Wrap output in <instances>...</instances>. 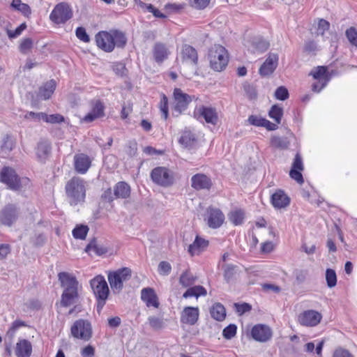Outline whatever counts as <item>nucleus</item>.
Here are the masks:
<instances>
[{
  "label": "nucleus",
  "instance_id": "obj_38",
  "mask_svg": "<svg viewBox=\"0 0 357 357\" xmlns=\"http://www.w3.org/2000/svg\"><path fill=\"white\" fill-rule=\"evenodd\" d=\"M244 211L241 209H235L231 211L229 215L228 218L231 222L234 225H239L243 223L244 220Z\"/></svg>",
  "mask_w": 357,
  "mask_h": 357
},
{
  "label": "nucleus",
  "instance_id": "obj_7",
  "mask_svg": "<svg viewBox=\"0 0 357 357\" xmlns=\"http://www.w3.org/2000/svg\"><path fill=\"white\" fill-rule=\"evenodd\" d=\"M91 287L98 302V307L101 309L105 305L109 295V287L104 276L98 275L90 281Z\"/></svg>",
  "mask_w": 357,
  "mask_h": 357
},
{
  "label": "nucleus",
  "instance_id": "obj_8",
  "mask_svg": "<svg viewBox=\"0 0 357 357\" xmlns=\"http://www.w3.org/2000/svg\"><path fill=\"white\" fill-rule=\"evenodd\" d=\"M73 11L71 6L61 2L56 4L50 14V20L55 24H63L73 17Z\"/></svg>",
  "mask_w": 357,
  "mask_h": 357
},
{
  "label": "nucleus",
  "instance_id": "obj_25",
  "mask_svg": "<svg viewBox=\"0 0 357 357\" xmlns=\"http://www.w3.org/2000/svg\"><path fill=\"white\" fill-rule=\"evenodd\" d=\"M91 160L84 153L76 154L74 156V165L75 170L79 174H85L91 166Z\"/></svg>",
  "mask_w": 357,
  "mask_h": 357
},
{
  "label": "nucleus",
  "instance_id": "obj_4",
  "mask_svg": "<svg viewBox=\"0 0 357 357\" xmlns=\"http://www.w3.org/2000/svg\"><path fill=\"white\" fill-rule=\"evenodd\" d=\"M66 193L70 205L83 202L86 197V182L79 177H73L66 185Z\"/></svg>",
  "mask_w": 357,
  "mask_h": 357
},
{
  "label": "nucleus",
  "instance_id": "obj_21",
  "mask_svg": "<svg viewBox=\"0 0 357 357\" xmlns=\"http://www.w3.org/2000/svg\"><path fill=\"white\" fill-rule=\"evenodd\" d=\"M290 137L294 138V135L292 132L289 133V137L272 135L270 138V146L273 149L279 150L288 149L291 144Z\"/></svg>",
  "mask_w": 357,
  "mask_h": 357
},
{
  "label": "nucleus",
  "instance_id": "obj_58",
  "mask_svg": "<svg viewBox=\"0 0 357 357\" xmlns=\"http://www.w3.org/2000/svg\"><path fill=\"white\" fill-rule=\"evenodd\" d=\"M330 27V24L325 20H320L318 22L317 32L319 34L324 35L326 31H328Z\"/></svg>",
  "mask_w": 357,
  "mask_h": 357
},
{
  "label": "nucleus",
  "instance_id": "obj_31",
  "mask_svg": "<svg viewBox=\"0 0 357 357\" xmlns=\"http://www.w3.org/2000/svg\"><path fill=\"white\" fill-rule=\"evenodd\" d=\"M181 58L183 61L196 65L198 56L196 50L190 45H184L181 50Z\"/></svg>",
  "mask_w": 357,
  "mask_h": 357
},
{
  "label": "nucleus",
  "instance_id": "obj_15",
  "mask_svg": "<svg viewBox=\"0 0 357 357\" xmlns=\"http://www.w3.org/2000/svg\"><path fill=\"white\" fill-rule=\"evenodd\" d=\"M205 220L209 227L217 229L222 226L225 221V215L222 212L216 208L209 207L206 211Z\"/></svg>",
  "mask_w": 357,
  "mask_h": 357
},
{
  "label": "nucleus",
  "instance_id": "obj_14",
  "mask_svg": "<svg viewBox=\"0 0 357 357\" xmlns=\"http://www.w3.org/2000/svg\"><path fill=\"white\" fill-rule=\"evenodd\" d=\"M251 336L257 342H266L272 338L273 331L266 324H258L252 328Z\"/></svg>",
  "mask_w": 357,
  "mask_h": 357
},
{
  "label": "nucleus",
  "instance_id": "obj_36",
  "mask_svg": "<svg viewBox=\"0 0 357 357\" xmlns=\"http://www.w3.org/2000/svg\"><path fill=\"white\" fill-rule=\"evenodd\" d=\"M114 195L116 198H127L130 194V188L126 182H119L114 187Z\"/></svg>",
  "mask_w": 357,
  "mask_h": 357
},
{
  "label": "nucleus",
  "instance_id": "obj_34",
  "mask_svg": "<svg viewBox=\"0 0 357 357\" xmlns=\"http://www.w3.org/2000/svg\"><path fill=\"white\" fill-rule=\"evenodd\" d=\"M107 248L104 245L100 244L96 240L91 241L86 247L85 251L91 255L92 253L100 256L107 252Z\"/></svg>",
  "mask_w": 357,
  "mask_h": 357
},
{
  "label": "nucleus",
  "instance_id": "obj_46",
  "mask_svg": "<svg viewBox=\"0 0 357 357\" xmlns=\"http://www.w3.org/2000/svg\"><path fill=\"white\" fill-rule=\"evenodd\" d=\"M24 326V324L23 321H21L19 320H16V321H13L12 325L10 326V328L8 330V331L6 333V336L9 339H13L15 337L17 331L21 326Z\"/></svg>",
  "mask_w": 357,
  "mask_h": 357
},
{
  "label": "nucleus",
  "instance_id": "obj_1",
  "mask_svg": "<svg viewBox=\"0 0 357 357\" xmlns=\"http://www.w3.org/2000/svg\"><path fill=\"white\" fill-rule=\"evenodd\" d=\"M95 40L98 48L105 52H112L115 47L123 48L127 43L125 33L116 29L99 31Z\"/></svg>",
  "mask_w": 357,
  "mask_h": 357
},
{
  "label": "nucleus",
  "instance_id": "obj_39",
  "mask_svg": "<svg viewBox=\"0 0 357 357\" xmlns=\"http://www.w3.org/2000/svg\"><path fill=\"white\" fill-rule=\"evenodd\" d=\"M195 142V137L190 131L185 130L179 139V143L185 147L192 146Z\"/></svg>",
  "mask_w": 357,
  "mask_h": 357
},
{
  "label": "nucleus",
  "instance_id": "obj_16",
  "mask_svg": "<svg viewBox=\"0 0 357 357\" xmlns=\"http://www.w3.org/2000/svg\"><path fill=\"white\" fill-rule=\"evenodd\" d=\"M192 101L191 97L183 93L180 89H175L174 91V108L180 114L185 111L188 104Z\"/></svg>",
  "mask_w": 357,
  "mask_h": 357
},
{
  "label": "nucleus",
  "instance_id": "obj_26",
  "mask_svg": "<svg viewBox=\"0 0 357 357\" xmlns=\"http://www.w3.org/2000/svg\"><path fill=\"white\" fill-rule=\"evenodd\" d=\"M17 209L14 205H8L1 213V222L10 226L17 218Z\"/></svg>",
  "mask_w": 357,
  "mask_h": 357
},
{
  "label": "nucleus",
  "instance_id": "obj_29",
  "mask_svg": "<svg viewBox=\"0 0 357 357\" xmlns=\"http://www.w3.org/2000/svg\"><path fill=\"white\" fill-rule=\"evenodd\" d=\"M248 43L249 44L246 45V46L250 51L254 53H262L267 50L269 47V43L261 37H255L251 41Z\"/></svg>",
  "mask_w": 357,
  "mask_h": 357
},
{
  "label": "nucleus",
  "instance_id": "obj_57",
  "mask_svg": "<svg viewBox=\"0 0 357 357\" xmlns=\"http://www.w3.org/2000/svg\"><path fill=\"white\" fill-rule=\"evenodd\" d=\"M80 354L82 357H94L95 348L92 345L89 344L81 349Z\"/></svg>",
  "mask_w": 357,
  "mask_h": 357
},
{
  "label": "nucleus",
  "instance_id": "obj_6",
  "mask_svg": "<svg viewBox=\"0 0 357 357\" xmlns=\"http://www.w3.org/2000/svg\"><path fill=\"white\" fill-rule=\"evenodd\" d=\"M131 270L129 268H121L107 273V279L114 293H119L123 288V283L131 278Z\"/></svg>",
  "mask_w": 357,
  "mask_h": 357
},
{
  "label": "nucleus",
  "instance_id": "obj_55",
  "mask_svg": "<svg viewBox=\"0 0 357 357\" xmlns=\"http://www.w3.org/2000/svg\"><path fill=\"white\" fill-rule=\"evenodd\" d=\"M275 96L278 100H284L289 97L288 90L284 86H280L276 89Z\"/></svg>",
  "mask_w": 357,
  "mask_h": 357
},
{
  "label": "nucleus",
  "instance_id": "obj_41",
  "mask_svg": "<svg viewBox=\"0 0 357 357\" xmlns=\"http://www.w3.org/2000/svg\"><path fill=\"white\" fill-rule=\"evenodd\" d=\"M195 282V278L190 271L183 273L180 277L179 282L183 287H190Z\"/></svg>",
  "mask_w": 357,
  "mask_h": 357
},
{
  "label": "nucleus",
  "instance_id": "obj_54",
  "mask_svg": "<svg viewBox=\"0 0 357 357\" xmlns=\"http://www.w3.org/2000/svg\"><path fill=\"white\" fill-rule=\"evenodd\" d=\"M26 28V24L25 23H22L17 28H16L14 31L13 30H7L8 36L10 38H15L19 36L22 31Z\"/></svg>",
  "mask_w": 357,
  "mask_h": 357
},
{
  "label": "nucleus",
  "instance_id": "obj_56",
  "mask_svg": "<svg viewBox=\"0 0 357 357\" xmlns=\"http://www.w3.org/2000/svg\"><path fill=\"white\" fill-rule=\"evenodd\" d=\"M346 36L349 41L354 46L357 47V31L354 28H350L347 30Z\"/></svg>",
  "mask_w": 357,
  "mask_h": 357
},
{
  "label": "nucleus",
  "instance_id": "obj_64",
  "mask_svg": "<svg viewBox=\"0 0 357 357\" xmlns=\"http://www.w3.org/2000/svg\"><path fill=\"white\" fill-rule=\"evenodd\" d=\"M113 70L118 75H123L125 73L126 68L122 63H116L113 65Z\"/></svg>",
  "mask_w": 357,
  "mask_h": 357
},
{
  "label": "nucleus",
  "instance_id": "obj_22",
  "mask_svg": "<svg viewBox=\"0 0 357 357\" xmlns=\"http://www.w3.org/2000/svg\"><path fill=\"white\" fill-rule=\"evenodd\" d=\"M211 185V178L204 174H197L191 178V186L197 190H208Z\"/></svg>",
  "mask_w": 357,
  "mask_h": 357
},
{
  "label": "nucleus",
  "instance_id": "obj_5",
  "mask_svg": "<svg viewBox=\"0 0 357 357\" xmlns=\"http://www.w3.org/2000/svg\"><path fill=\"white\" fill-rule=\"evenodd\" d=\"M228 58L227 51L222 45H215L209 50L210 65L216 71H221L225 68L228 63Z\"/></svg>",
  "mask_w": 357,
  "mask_h": 357
},
{
  "label": "nucleus",
  "instance_id": "obj_60",
  "mask_svg": "<svg viewBox=\"0 0 357 357\" xmlns=\"http://www.w3.org/2000/svg\"><path fill=\"white\" fill-rule=\"evenodd\" d=\"M289 175L291 178L297 181L298 183L301 184L303 183V178L301 174V171L291 169L290 170Z\"/></svg>",
  "mask_w": 357,
  "mask_h": 357
},
{
  "label": "nucleus",
  "instance_id": "obj_32",
  "mask_svg": "<svg viewBox=\"0 0 357 357\" xmlns=\"http://www.w3.org/2000/svg\"><path fill=\"white\" fill-rule=\"evenodd\" d=\"M56 86V82L53 79L47 82L40 87L38 96L45 100L49 99L54 92Z\"/></svg>",
  "mask_w": 357,
  "mask_h": 357
},
{
  "label": "nucleus",
  "instance_id": "obj_47",
  "mask_svg": "<svg viewBox=\"0 0 357 357\" xmlns=\"http://www.w3.org/2000/svg\"><path fill=\"white\" fill-rule=\"evenodd\" d=\"M44 121L49 123H60L64 121V117L59 114L48 115L45 113Z\"/></svg>",
  "mask_w": 357,
  "mask_h": 357
},
{
  "label": "nucleus",
  "instance_id": "obj_53",
  "mask_svg": "<svg viewBox=\"0 0 357 357\" xmlns=\"http://www.w3.org/2000/svg\"><path fill=\"white\" fill-rule=\"evenodd\" d=\"M76 36L81 41L84 43H88L90 41V38L89 35L87 34L85 29L84 27H78L75 31Z\"/></svg>",
  "mask_w": 357,
  "mask_h": 357
},
{
  "label": "nucleus",
  "instance_id": "obj_28",
  "mask_svg": "<svg viewBox=\"0 0 357 357\" xmlns=\"http://www.w3.org/2000/svg\"><path fill=\"white\" fill-rule=\"evenodd\" d=\"M141 299L146 303L147 307H158L159 303L158 297L152 288H144L141 291Z\"/></svg>",
  "mask_w": 357,
  "mask_h": 357
},
{
  "label": "nucleus",
  "instance_id": "obj_49",
  "mask_svg": "<svg viewBox=\"0 0 357 357\" xmlns=\"http://www.w3.org/2000/svg\"><path fill=\"white\" fill-rule=\"evenodd\" d=\"M148 321L150 326L154 329L158 330L163 328L164 326L163 320L160 317L154 316L149 317Z\"/></svg>",
  "mask_w": 357,
  "mask_h": 357
},
{
  "label": "nucleus",
  "instance_id": "obj_13",
  "mask_svg": "<svg viewBox=\"0 0 357 357\" xmlns=\"http://www.w3.org/2000/svg\"><path fill=\"white\" fill-rule=\"evenodd\" d=\"M321 319L322 314L314 310H305L298 316L299 324L306 327H314L321 322Z\"/></svg>",
  "mask_w": 357,
  "mask_h": 357
},
{
  "label": "nucleus",
  "instance_id": "obj_10",
  "mask_svg": "<svg viewBox=\"0 0 357 357\" xmlns=\"http://www.w3.org/2000/svg\"><path fill=\"white\" fill-rule=\"evenodd\" d=\"M71 335L77 339L89 341L92 337V326L86 319H79L74 322L70 328Z\"/></svg>",
  "mask_w": 357,
  "mask_h": 357
},
{
  "label": "nucleus",
  "instance_id": "obj_52",
  "mask_svg": "<svg viewBox=\"0 0 357 357\" xmlns=\"http://www.w3.org/2000/svg\"><path fill=\"white\" fill-rule=\"evenodd\" d=\"M172 270V266L167 261H161L158 265V273L162 275H167L170 273Z\"/></svg>",
  "mask_w": 357,
  "mask_h": 357
},
{
  "label": "nucleus",
  "instance_id": "obj_40",
  "mask_svg": "<svg viewBox=\"0 0 357 357\" xmlns=\"http://www.w3.org/2000/svg\"><path fill=\"white\" fill-rule=\"evenodd\" d=\"M283 114V109L282 107L275 105L271 107L268 115L270 118L273 119L276 123H280L281 119Z\"/></svg>",
  "mask_w": 357,
  "mask_h": 357
},
{
  "label": "nucleus",
  "instance_id": "obj_30",
  "mask_svg": "<svg viewBox=\"0 0 357 357\" xmlns=\"http://www.w3.org/2000/svg\"><path fill=\"white\" fill-rule=\"evenodd\" d=\"M170 52L166 45L162 43L155 44L153 50V54L157 63H162L168 58Z\"/></svg>",
  "mask_w": 357,
  "mask_h": 357
},
{
  "label": "nucleus",
  "instance_id": "obj_9",
  "mask_svg": "<svg viewBox=\"0 0 357 357\" xmlns=\"http://www.w3.org/2000/svg\"><path fill=\"white\" fill-rule=\"evenodd\" d=\"M153 181L158 185L169 187L174 182V172L165 167L154 168L151 172Z\"/></svg>",
  "mask_w": 357,
  "mask_h": 357
},
{
  "label": "nucleus",
  "instance_id": "obj_45",
  "mask_svg": "<svg viewBox=\"0 0 357 357\" xmlns=\"http://www.w3.org/2000/svg\"><path fill=\"white\" fill-rule=\"evenodd\" d=\"M160 112L162 113V118L166 120L169 115L168 110V99L165 94H162L161 96L160 105H159Z\"/></svg>",
  "mask_w": 357,
  "mask_h": 357
},
{
  "label": "nucleus",
  "instance_id": "obj_59",
  "mask_svg": "<svg viewBox=\"0 0 357 357\" xmlns=\"http://www.w3.org/2000/svg\"><path fill=\"white\" fill-rule=\"evenodd\" d=\"M14 10L20 12L25 17H29L31 14L30 6L26 3H22L20 6L16 7Z\"/></svg>",
  "mask_w": 357,
  "mask_h": 357
},
{
  "label": "nucleus",
  "instance_id": "obj_27",
  "mask_svg": "<svg viewBox=\"0 0 357 357\" xmlns=\"http://www.w3.org/2000/svg\"><path fill=\"white\" fill-rule=\"evenodd\" d=\"M208 245V241L204 238L197 236L192 244L188 246V252L190 255H198L204 252Z\"/></svg>",
  "mask_w": 357,
  "mask_h": 357
},
{
  "label": "nucleus",
  "instance_id": "obj_62",
  "mask_svg": "<svg viewBox=\"0 0 357 357\" xmlns=\"http://www.w3.org/2000/svg\"><path fill=\"white\" fill-rule=\"evenodd\" d=\"M235 308L239 315H241L251 310V307L248 303L235 304Z\"/></svg>",
  "mask_w": 357,
  "mask_h": 357
},
{
  "label": "nucleus",
  "instance_id": "obj_17",
  "mask_svg": "<svg viewBox=\"0 0 357 357\" xmlns=\"http://www.w3.org/2000/svg\"><path fill=\"white\" fill-rule=\"evenodd\" d=\"M105 106L103 103L99 100H93L91 102L90 112L82 119V122L91 123L105 115Z\"/></svg>",
  "mask_w": 357,
  "mask_h": 357
},
{
  "label": "nucleus",
  "instance_id": "obj_44",
  "mask_svg": "<svg viewBox=\"0 0 357 357\" xmlns=\"http://www.w3.org/2000/svg\"><path fill=\"white\" fill-rule=\"evenodd\" d=\"M326 280L328 287L331 288L337 284V276L334 270L328 268L326 271Z\"/></svg>",
  "mask_w": 357,
  "mask_h": 357
},
{
  "label": "nucleus",
  "instance_id": "obj_50",
  "mask_svg": "<svg viewBox=\"0 0 357 357\" xmlns=\"http://www.w3.org/2000/svg\"><path fill=\"white\" fill-rule=\"evenodd\" d=\"M44 112H29L24 115V119L32 120L34 122H39L41 120L44 121Z\"/></svg>",
  "mask_w": 357,
  "mask_h": 357
},
{
  "label": "nucleus",
  "instance_id": "obj_33",
  "mask_svg": "<svg viewBox=\"0 0 357 357\" xmlns=\"http://www.w3.org/2000/svg\"><path fill=\"white\" fill-rule=\"evenodd\" d=\"M50 150L51 146L49 142L45 140L39 142L36 150V153L38 160L40 161L46 160L50 153Z\"/></svg>",
  "mask_w": 357,
  "mask_h": 357
},
{
  "label": "nucleus",
  "instance_id": "obj_19",
  "mask_svg": "<svg viewBox=\"0 0 357 357\" xmlns=\"http://www.w3.org/2000/svg\"><path fill=\"white\" fill-rule=\"evenodd\" d=\"M199 317V310L197 307H185L181 313V322L185 324L195 325Z\"/></svg>",
  "mask_w": 357,
  "mask_h": 357
},
{
  "label": "nucleus",
  "instance_id": "obj_2",
  "mask_svg": "<svg viewBox=\"0 0 357 357\" xmlns=\"http://www.w3.org/2000/svg\"><path fill=\"white\" fill-rule=\"evenodd\" d=\"M58 278L63 289L61 305L68 307L74 304L78 298L79 282L75 275L68 272L59 273Z\"/></svg>",
  "mask_w": 357,
  "mask_h": 357
},
{
  "label": "nucleus",
  "instance_id": "obj_42",
  "mask_svg": "<svg viewBox=\"0 0 357 357\" xmlns=\"http://www.w3.org/2000/svg\"><path fill=\"white\" fill-rule=\"evenodd\" d=\"M33 47V40L30 38H25L21 40L20 46H19V50L21 53H22L24 54H26L29 52H30V51L31 50Z\"/></svg>",
  "mask_w": 357,
  "mask_h": 357
},
{
  "label": "nucleus",
  "instance_id": "obj_18",
  "mask_svg": "<svg viewBox=\"0 0 357 357\" xmlns=\"http://www.w3.org/2000/svg\"><path fill=\"white\" fill-rule=\"evenodd\" d=\"M278 59L279 58L277 54H269L259 68V74L261 76H268L271 75L278 66Z\"/></svg>",
  "mask_w": 357,
  "mask_h": 357
},
{
  "label": "nucleus",
  "instance_id": "obj_23",
  "mask_svg": "<svg viewBox=\"0 0 357 357\" xmlns=\"http://www.w3.org/2000/svg\"><path fill=\"white\" fill-rule=\"evenodd\" d=\"M17 357H30L32 354V344L26 339H19L15 347Z\"/></svg>",
  "mask_w": 357,
  "mask_h": 357
},
{
  "label": "nucleus",
  "instance_id": "obj_3",
  "mask_svg": "<svg viewBox=\"0 0 357 357\" xmlns=\"http://www.w3.org/2000/svg\"><path fill=\"white\" fill-rule=\"evenodd\" d=\"M0 181L5 183L10 189L25 192L31 188V183L29 178H20L16 174L15 171L8 167H3L0 172Z\"/></svg>",
  "mask_w": 357,
  "mask_h": 357
},
{
  "label": "nucleus",
  "instance_id": "obj_48",
  "mask_svg": "<svg viewBox=\"0 0 357 357\" xmlns=\"http://www.w3.org/2000/svg\"><path fill=\"white\" fill-rule=\"evenodd\" d=\"M237 327L235 324H229L222 331L223 337L227 340H230L236 334Z\"/></svg>",
  "mask_w": 357,
  "mask_h": 357
},
{
  "label": "nucleus",
  "instance_id": "obj_51",
  "mask_svg": "<svg viewBox=\"0 0 357 357\" xmlns=\"http://www.w3.org/2000/svg\"><path fill=\"white\" fill-rule=\"evenodd\" d=\"M190 6L196 9L202 10L208 6L210 0H188Z\"/></svg>",
  "mask_w": 357,
  "mask_h": 357
},
{
  "label": "nucleus",
  "instance_id": "obj_24",
  "mask_svg": "<svg viewBox=\"0 0 357 357\" xmlns=\"http://www.w3.org/2000/svg\"><path fill=\"white\" fill-rule=\"evenodd\" d=\"M248 121L250 125L257 127H264L269 131H273L278 128L276 123H273L266 119L257 115H250L248 119Z\"/></svg>",
  "mask_w": 357,
  "mask_h": 357
},
{
  "label": "nucleus",
  "instance_id": "obj_12",
  "mask_svg": "<svg viewBox=\"0 0 357 357\" xmlns=\"http://www.w3.org/2000/svg\"><path fill=\"white\" fill-rule=\"evenodd\" d=\"M194 117L198 121L204 119L207 123L212 125H215L218 119V113L215 108L204 105L195 109Z\"/></svg>",
  "mask_w": 357,
  "mask_h": 357
},
{
  "label": "nucleus",
  "instance_id": "obj_11",
  "mask_svg": "<svg viewBox=\"0 0 357 357\" xmlns=\"http://www.w3.org/2000/svg\"><path fill=\"white\" fill-rule=\"evenodd\" d=\"M310 75L316 80V82L312 84V91L317 93L320 92L329 81L327 69L324 66H318L314 68L310 72Z\"/></svg>",
  "mask_w": 357,
  "mask_h": 357
},
{
  "label": "nucleus",
  "instance_id": "obj_61",
  "mask_svg": "<svg viewBox=\"0 0 357 357\" xmlns=\"http://www.w3.org/2000/svg\"><path fill=\"white\" fill-rule=\"evenodd\" d=\"M333 357H354L351 353L348 350L338 348L335 350L333 354Z\"/></svg>",
  "mask_w": 357,
  "mask_h": 357
},
{
  "label": "nucleus",
  "instance_id": "obj_43",
  "mask_svg": "<svg viewBox=\"0 0 357 357\" xmlns=\"http://www.w3.org/2000/svg\"><path fill=\"white\" fill-rule=\"evenodd\" d=\"M89 228L85 225H78L72 231L73 236L75 238L84 240L85 239Z\"/></svg>",
  "mask_w": 357,
  "mask_h": 357
},
{
  "label": "nucleus",
  "instance_id": "obj_20",
  "mask_svg": "<svg viewBox=\"0 0 357 357\" xmlns=\"http://www.w3.org/2000/svg\"><path fill=\"white\" fill-rule=\"evenodd\" d=\"M271 203L276 209L287 207L290 204V198L282 190H276L271 197Z\"/></svg>",
  "mask_w": 357,
  "mask_h": 357
},
{
  "label": "nucleus",
  "instance_id": "obj_37",
  "mask_svg": "<svg viewBox=\"0 0 357 357\" xmlns=\"http://www.w3.org/2000/svg\"><path fill=\"white\" fill-rule=\"evenodd\" d=\"M207 294V291L206 289L200 285L194 286L192 287L188 288L186 291L183 294V296L185 298H189V297H196L198 298L201 296H206Z\"/></svg>",
  "mask_w": 357,
  "mask_h": 357
},
{
  "label": "nucleus",
  "instance_id": "obj_63",
  "mask_svg": "<svg viewBox=\"0 0 357 357\" xmlns=\"http://www.w3.org/2000/svg\"><path fill=\"white\" fill-rule=\"evenodd\" d=\"M299 171L303 170V164L301 155L297 153L295 156L294 162L292 164V168Z\"/></svg>",
  "mask_w": 357,
  "mask_h": 357
},
{
  "label": "nucleus",
  "instance_id": "obj_35",
  "mask_svg": "<svg viewBox=\"0 0 357 357\" xmlns=\"http://www.w3.org/2000/svg\"><path fill=\"white\" fill-rule=\"evenodd\" d=\"M210 313L211 317L218 321H223L226 317L225 308L220 303H216L211 307Z\"/></svg>",
  "mask_w": 357,
  "mask_h": 357
}]
</instances>
